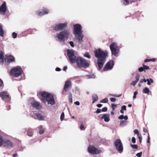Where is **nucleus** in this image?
Masks as SVG:
<instances>
[{
    "label": "nucleus",
    "mask_w": 157,
    "mask_h": 157,
    "mask_svg": "<svg viewBox=\"0 0 157 157\" xmlns=\"http://www.w3.org/2000/svg\"><path fill=\"white\" fill-rule=\"evenodd\" d=\"M95 56L98 58L97 63L99 69H101L106 61L108 56V52L101 49H96L94 51Z\"/></svg>",
    "instance_id": "obj_1"
},
{
    "label": "nucleus",
    "mask_w": 157,
    "mask_h": 157,
    "mask_svg": "<svg viewBox=\"0 0 157 157\" xmlns=\"http://www.w3.org/2000/svg\"><path fill=\"white\" fill-rule=\"evenodd\" d=\"M74 29L73 33L75 35L76 38L77 39L79 43L82 42L84 36L82 34V28L81 25L78 24L73 25Z\"/></svg>",
    "instance_id": "obj_2"
},
{
    "label": "nucleus",
    "mask_w": 157,
    "mask_h": 157,
    "mask_svg": "<svg viewBox=\"0 0 157 157\" xmlns=\"http://www.w3.org/2000/svg\"><path fill=\"white\" fill-rule=\"evenodd\" d=\"M70 34L69 31L68 30H64L57 33L54 36L56 41L60 42H64L67 40Z\"/></svg>",
    "instance_id": "obj_3"
},
{
    "label": "nucleus",
    "mask_w": 157,
    "mask_h": 157,
    "mask_svg": "<svg viewBox=\"0 0 157 157\" xmlns=\"http://www.w3.org/2000/svg\"><path fill=\"white\" fill-rule=\"evenodd\" d=\"M41 95L43 98H42L41 100L44 103L47 101L48 104L53 105L55 104V102L53 95L48 93L44 92H42Z\"/></svg>",
    "instance_id": "obj_4"
},
{
    "label": "nucleus",
    "mask_w": 157,
    "mask_h": 157,
    "mask_svg": "<svg viewBox=\"0 0 157 157\" xmlns=\"http://www.w3.org/2000/svg\"><path fill=\"white\" fill-rule=\"evenodd\" d=\"M67 55L69 60L71 63H73L76 62L77 60L79 57L74 53L72 50H67Z\"/></svg>",
    "instance_id": "obj_5"
},
{
    "label": "nucleus",
    "mask_w": 157,
    "mask_h": 157,
    "mask_svg": "<svg viewBox=\"0 0 157 157\" xmlns=\"http://www.w3.org/2000/svg\"><path fill=\"white\" fill-rule=\"evenodd\" d=\"M76 63L77 67L79 68H86L88 67L89 65L86 60L81 57H78Z\"/></svg>",
    "instance_id": "obj_6"
},
{
    "label": "nucleus",
    "mask_w": 157,
    "mask_h": 157,
    "mask_svg": "<svg viewBox=\"0 0 157 157\" xmlns=\"http://www.w3.org/2000/svg\"><path fill=\"white\" fill-rule=\"evenodd\" d=\"M109 48L112 55L117 56L119 53V49L118 48L117 43L115 42L112 43L110 45Z\"/></svg>",
    "instance_id": "obj_7"
},
{
    "label": "nucleus",
    "mask_w": 157,
    "mask_h": 157,
    "mask_svg": "<svg viewBox=\"0 0 157 157\" xmlns=\"http://www.w3.org/2000/svg\"><path fill=\"white\" fill-rule=\"evenodd\" d=\"M22 72V69L19 67H15L10 71V74L14 77L20 76Z\"/></svg>",
    "instance_id": "obj_8"
},
{
    "label": "nucleus",
    "mask_w": 157,
    "mask_h": 157,
    "mask_svg": "<svg viewBox=\"0 0 157 157\" xmlns=\"http://www.w3.org/2000/svg\"><path fill=\"white\" fill-rule=\"evenodd\" d=\"M88 151L90 154L93 155L98 154L102 152L101 150L98 149L92 145H90L88 147Z\"/></svg>",
    "instance_id": "obj_9"
},
{
    "label": "nucleus",
    "mask_w": 157,
    "mask_h": 157,
    "mask_svg": "<svg viewBox=\"0 0 157 157\" xmlns=\"http://www.w3.org/2000/svg\"><path fill=\"white\" fill-rule=\"evenodd\" d=\"M67 22L63 23H58L53 26V29L56 31H61L65 29L67 26Z\"/></svg>",
    "instance_id": "obj_10"
},
{
    "label": "nucleus",
    "mask_w": 157,
    "mask_h": 157,
    "mask_svg": "<svg viewBox=\"0 0 157 157\" xmlns=\"http://www.w3.org/2000/svg\"><path fill=\"white\" fill-rule=\"evenodd\" d=\"M114 144L118 151L121 153L123 151V147L121 140L118 139L117 140L114 142Z\"/></svg>",
    "instance_id": "obj_11"
},
{
    "label": "nucleus",
    "mask_w": 157,
    "mask_h": 157,
    "mask_svg": "<svg viewBox=\"0 0 157 157\" xmlns=\"http://www.w3.org/2000/svg\"><path fill=\"white\" fill-rule=\"evenodd\" d=\"M33 113V114H32V113H31L32 117L35 119H38L40 121H44V120L45 118L44 115L40 113Z\"/></svg>",
    "instance_id": "obj_12"
},
{
    "label": "nucleus",
    "mask_w": 157,
    "mask_h": 157,
    "mask_svg": "<svg viewBox=\"0 0 157 157\" xmlns=\"http://www.w3.org/2000/svg\"><path fill=\"white\" fill-rule=\"evenodd\" d=\"M114 65L113 61L110 60L108 62L105 66L104 68V71H105L110 70H111Z\"/></svg>",
    "instance_id": "obj_13"
},
{
    "label": "nucleus",
    "mask_w": 157,
    "mask_h": 157,
    "mask_svg": "<svg viewBox=\"0 0 157 157\" xmlns=\"http://www.w3.org/2000/svg\"><path fill=\"white\" fill-rule=\"evenodd\" d=\"M7 11L6 3L4 2L0 6V14L4 15Z\"/></svg>",
    "instance_id": "obj_14"
},
{
    "label": "nucleus",
    "mask_w": 157,
    "mask_h": 157,
    "mask_svg": "<svg viewBox=\"0 0 157 157\" xmlns=\"http://www.w3.org/2000/svg\"><path fill=\"white\" fill-rule=\"evenodd\" d=\"M3 146L5 147L8 148L12 147L13 146V144L9 140L6 139H4Z\"/></svg>",
    "instance_id": "obj_15"
},
{
    "label": "nucleus",
    "mask_w": 157,
    "mask_h": 157,
    "mask_svg": "<svg viewBox=\"0 0 157 157\" xmlns=\"http://www.w3.org/2000/svg\"><path fill=\"white\" fill-rule=\"evenodd\" d=\"M32 106L37 109H40L42 108V107L39 102L35 101H33L31 103Z\"/></svg>",
    "instance_id": "obj_16"
},
{
    "label": "nucleus",
    "mask_w": 157,
    "mask_h": 157,
    "mask_svg": "<svg viewBox=\"0 0 157 157\" xmlns=\"http://www.w3.org/2000/svg\"><path fill=\"white\" fill-rule=\"evenodd\" d=\"M48 12L49 11L48 9L44 8L41 11L40 10L36 11V14L38 16H41L48 14Z\"/></svg>",
    "instance_id": "obj_17"
},
{
    "label": "nucleus",
    "mask_w": 157,
    "mask_h": 157,
    "mask_svg": "<svg viewBox=\"0 0 157 157\" xmlns=\"http://www.w3.org/2000/svg\"><path fill=\"white\" fill-rule=\"evenodd\" d=\"M71 82L69 80L66 81L64 86V90L66 91H67L71 89Z\"/></svg>",
    "instance_id": "obj_18"
},
{
    "label": "nucleus",
    "mask_w": 157,
    "mask_h": 157,
    "mask_svg": "<svg viewBox=\"0 0 157 157\" xmlns=\"http://www.w3.org/2000/svg\"><path fill=\"white\" fill-rule=\"evenodd\" d=\"M0 96L3 100H5L8 99L9 96L7 94V92L5 91H2L0 93Z\"/></svg>",
    "instance_id": "obj_19"
},
{
    "label": "nucleus",
    "mask_w": 157,
    "mask_h": 157,
    "mask_svg": "<svg viewBox=\"0 0 157 157\" xmlns=\"http://www.w3.org/2000/svg\"><path fill=\"white\" fill-rule=\"evenodd\" d=\"M14 57L11 56L6 55L5 58V62L10 63L14 61Z\"/></svg>",
    "instance_id": "obj_20"
},
{
    "label": "nucleus",
    "mask_w": 157,
    "mask_h": 157,
    "mask_svg": "<svg viewBox=\"0 0 157 157\" xmlns=\"http://www.w3.org/2000/svg\"><path fill=\"white\" fill-rule=\"evenodd\" d=\"M101 118L104 119L105 121L106 122H108L109 120V115L108 114H104L101 116Z\"/></svg>",
    "instance_id": "obj_21"
},
{
    "label": "nucleus",
    "mask_w": 157,
    "mask_h": 157,
    "mask_svg": "<svg viewBox=\"0 0 157 157\" xmlns=\"http://www.w3.org/2000/svg\"><path fill=\"white\" fill-rule=\"evenodd\" d=\"M3 53L2 51H1L0 52V63L2 65L3 63Z\"/></svg>",
    "instance_id": "obj_22"
},
{
    "label": "nucleus",
    "mask_w": 157,
    "mask_h": 157,
    "mask_svg": "<svg viewBox=\"0 0 157 157\" xmlns=\"http://www.w3.org/2000/svg\"><path fill=\"white\" fill-rule=\"evenodd\" d=\"M92 98L93 100L92 103H94L98 101V95L97 94H93L92 96Z\"/></svg>",
    "instance_id": "obj_23"
},
{
    "label": "nucleus",
    "mask_w": 157,
    "mask_h": 157,
    "mask_svg": "<svg viewBox=\"0 0 157 157\" xmlns=\"http://www.w3.org/2000/svg\"><path fill=\"white\" fill-rule=\"evenodd\" d=\"M135 0H124L123 4L126 6L134 2Z\"/></svg>",
    "instance_id": "obj_24"
},
{
    "label": "nucleus",
    "mask_w": 157,
    "mask_h": 157,
    "mask_svg": "<svg viewBox=\"0 0 157 157\" xmlns=\"http://www.w3.org/2000/svg\"><path fill=\"white\" fill-rule=\"evenodd\" d=\"M127 121L123 120L121 121H120V126L121 127H123L127 124Z\"/></svg>",
    "instance_id": "obj_25"
},
{
    "label": "nucleus",
    "mask_w": 157,
    "mask_h": 157,
    "mask_svg": "<svg viewBox=\"0 0 157 157\" xmlns=\"http://www.w3.org/2000/svg\"><path fill=\"white\" fill-rule=\"evenodd\" d=\"M38 128L40 130L39 132V133L41 135L43 134L44 132V128L41 126H40Z\"/></svg>",
    "instance_id": "obj_26"
},
{
    "label": "nucleus",
    "mask_w": 157,
    "mask_h": 157,
    "mask_svg": "<svg viewBox=\"0 0 157 157\" xmlns=\"http://www.w3.org/2000/svg\"><path fill=\"white\" fill-rule=\"evenodd\" d=\"M28 135L29 136H31L33 134V130L31 128H29L27 131Z\"/></svg>",
    "instance_id": "obj_27"
},
{
    "label": "nucleus",
    "mask_w": 157,
    "mask_h": 157,
    "mask_svg": "<svg viewBox=\"0 0 157 157\" xmlns=\"http://www.w3.org/2000/svg\"><path fill=\"white\" fill-rule=\"evenodd\" d=\"M149 91V89L147 87L145 88L143 90V92L144 94H148Z\"/></svg>",
    "instance_id": "obj_28"
},
{
    "label": "nucleus",
    "mask_w": 157,
    "mask_h": 157,
    "mask_svg": "<svg viewBox=\"0 0 157 157\" xmlns=\"http://www.w3.org/2000/svg\"><path fill=\"white\" fill-rule=\"evenodd\" d=\"M147 82V84L148 85H151V83H152L154 82V81L152 78H150V79H147L146 80Z\"/></svg>",
    "instance_id": "obj_29"
},
{
    "label": "nucleus",
    "mask_w": 157,
    "mask_h": 157,
    "mask_svg": "<svg viewBox=\"0 0 157 157\" xmlns=\"http://www.w3.org/2000/svg\"><path fill=\"white\" fill-rule=\"evenodd\" d=\"M69 101L70 103H72V97L71 93L69 94Z\"/></svg>",
    "instance_id": "obj_30"
},
{
    "label": "nucleus",
    "mask_w": 157,
    "mask_h": 157,
    "mask_svg": "<svg viewBox=\"0 0 157 157\" xmlns=\"http://www.w3.org/2000/svg\"><path fill=\"white\" fill-rule=\"evenodd\" d=\"M86 76L89 78H95V75L94 74L88 75H86Z\"/></svg>",
    "instance_id": "obj_31"
},
{
    "label": "nucleus",
    "mask_w": 157,
    "mask_h": 157,
    "mask_svg": "<svg viewBox=\"0 0 157 157\" xmlns=\"http://www.w3.org/2000/svg\"><path fill=\"white\" fill-rule=\"evenodd\" d=\"M108 101V99L107 98H105L102 100L100 102L102 103H107Z\"/></svg>",
    "instance_id": "obj_32"
},
{
    "label": "nucleus",
    "mask_w": 157,
    "mask_h": 157,
    "mask_svg": "<svg viewBox=\"0 0 157 157\" xmlns=\"http://www.w3.org/2000/svg\"><path fill=\"white\" fill-rule=\"evenodd\" d=\"M4 140L3 139L2 137L0 136V146L2 145H3Z\"/></svg>",
    "instance_id": "obj_33"
},
{
    "label": "nucleus",
    "mask_w": 157,
    "mask_h": 157,
    "mask_svg": "<svg viewBox=\"0 0 157 157\" xmlns=\"http://www.w3.org/2000/svg\"><path fill=\"white\" fill-rule=\"evenodd\" d=\"M84 56L85 57H86L88 59L90 58V56L89 53L87 52H86L84 53Z\"/></svg>",
    "instance_id": "obj_34"
},
{
    "label": "nucleus",
    "mask_w": 157,
    "mask_h": 157,
    "mask_svg": "<svg viewBox=\"0 0 157 157\" xmlns=\"http://www.w3.org/2000/svg\"><path fill=\"white\" fill-rule=\"evenodd\" d=\"M140 75L138 74H137L136 77H135V79H136V81L138 82L139 79V77H140Z\"/></svg>",
    "instance_id": "obj_35"
},
{
    "label": "nucleus",
    "mask_w": 157,
    "mask_h": 157,
    "mask_svg": "<svg viewBox=\"0 0 157 157\" xmlns=\"http://www.w3.org/2000/svg\"><path fill=\"white\" fill-rule=\"evenodd\" d=\"M64 117V114L63 112L60 116V120L61 121H63Z\"/></svg>",
    "instance_id": "obj_36"
},
{
    "label": "nucleus",
    "mask_w": 157,
    "mask_h": 157,
    "mask_svg": "<svg viewBox=\"0 0 157 157\" xmlns=\"http://www.w3.org/2000/svg\"><path fill=\"white\" fill-rule=\"evenodd\" d=\"M4 31L3 29L0 30V36H4Z\"/></svg>",
    "instance_id": "obj_37"
},
{
    "label": "nucleus",
    "mask_w": 157,
    "mask_h": 157,
    "mask_svg": "<svg viewBox=\"0 0 157 157\" xmlns=\"http://www.w3.org/2000/svg\"><path fill=\"white\" fill-rule=\"evenodd\" d=\"M12 35L13 38H16L17 37V34L15 32H13Z\"/></svg>",
    "instance_id": "obj_38"
},
{
    "label": "nucleus",
    "mask_w": 157,
    "mask_h": 157,
    "mask_svg": "<svg viewBox=\"0 0 157 157\" xmlns=\"http://www.w3.org/2000/svg\"><path fill=\"white\" fill-rule=\"evenodd\" d=\"M113 110H114L117 107V105L112 104H111Z\"/></svg>",
    "instance_id": "obj_39"
},
{
    "label": "nucleus",
    "mask_w": 157,
    "mask_h": 157,
    "mask_svg": "<svg viewBox=\"0 0 157 157\" xmlns=\"http://www.w3.org/2000/svg\"><path fill=\"white\" fill-rule=\"evenodd\" d=\"M131 146L132 148L134 149H136L138 148V146L136 144H131Z\"/></svg>",
    "instance_id": "obj_40"
},
{
    "label": "nucleus",
    "mask_w": 157,
    "mask_h": 157,
    "mask_svg": "<svg viewBox=\"0 0 157 157\" xmlns=\"http://www.w3.org/2000/svg\"><path fill=\"white\" fill-rule=\"evenodd\" d=\"M137 92L136 91L134 93V95L133 97V98L134 99H135L136 98V95L137 94Z\"/></svg>",
    "instance_id": "obj_41"
},
{
    "label": "nucleus",
    "mask_w": 157,
    "mask_h": 157,
    "mask_svg": "<svg viewBox=\"0 0 157 157\" xmlns=\"http://www.w3.org/2000/svg\"><path fill=\"white\" fill-rule=\"evenodd\" d=\"M142 155V152L141 151L140 152L137 153L136 154V156L138 157H141Z\"/></svg>",
    "instance_id": "obj_42"
},
{
    "label": "nucleus",
    "mask_w": 157,
    "mask_h": 157,
    "mask_svg": "<svg viewBox=\"0 0 157 157\" xmlns=\"http://www.w3.org/2000/svg\"><path fill=\"white\" fill-rule=\"evenodd\" d=\"M137 82L136 81H133L131 83V85H133L134 86Z\"/></svg>",
    "instance_id": "obj_43"
},
{
    "label": "nucleus",
    "mask_w": 157,
    "mask_h": 157,
    "mask_svg": "<svg viewBox=\"0 0 157 157\" xmlns=\"http://www.w3.org/2000/svg\"><path fill=\"white\" fill-rule=\"evenodd\" d=\"M110 101L112 102H115L116 101V99L113 98H110Z\"/></svg>",
    "instance_id": "obj_44"
},
{
    "label": "nucleus",
    "mask_w": 157,
    "mask_h": 157,
    "mask_svg": "<svg viewBox=\"0 0 157 157\" xmlns=\"http://www.w3.org/2000/svg\"><path fill=\"white\" fill-rule=\"evenodd\" d=\"M69 44L72 47H73L74 46V43L73 41H70L69 42Z\"/></svg>",
    "instance_id": "obj_45"
},
{
    "label": "nucleus",
    "mask_w": 157,
    "mask_h": 157,
    "mask_svg": "<svg viewBox=\"0 0 157 157\" xmlns=\"http://www.w3.org/2000/svg\"><path fill=\"white\" fill-rule=\"evenodd\" d=\"M138 137L139 140L140 142L141 143L142 141V137L141 135H139L138 136Z\"/></svg>",
    "instance_id": "obj_46"
},
{
    "label": "nucleus",
    "mask_w": 157,
    "mask_h": 157,
    "mask_svg": "<svg viewBox=\"0 0 157 157\" xmlns=\"http://www.w3.org/2000/svg\"><path fill=\"white\" fill-rule=\"evenodd\" d=\"M134 132L136 134H137L138 135H139V131H138V130L137 129H135L134 130Z\"/></svg>",
    "instance_id": "obj_47"
},
{
    "label": "nucleus",
    "mask_w": 157,
    "mask_h": 157,
    "mask_svg": "<svg viewBox=\"0 0 157 157\" xmlns=\"http://www.w3.org/2000/svg\"><path fill=\"white\" fill-rule=\"evenodd\" d=\"M143 68L144 70H147L149 69V67L148 66L144 65H143Z\"/></svg>",
    "instance_id": "obj_48"
},
{
    "label": "nucleus",
    "mask_w": 157,
    "mask_h": 157,
    "mask_svg": "<svg viewBox=\"0 0 157 157\" xmlns=\"http://www.w3.org/2000/svg\"><path fill=\"white\" fill-rule=\"evenodd\" d=\"M107 110V107H105L102 109H101L102 111L103 112H106Z\"/></svg>",
    "instance_id": "obj_49"
},
{
    "label": "nucleus",
    "mask_w": 157,
    "mask_h": 157,
    "mask_svg": "<svg viewBox=\"0 0 157 157\" xmlns=\"http://www.w3.org/2000/svg\"><path fill=\"white\" fill-rule=\"evenodd\" d=\"M109 95L110 96H113V97H119L121 95H117L116 94H109Z\"/></svg>",
    "instance_id": "obj_50"
},
{
    "label": "nucleus",
    "mask_w": 157,
    "mask_h": 157,
    "mask_svg": "<svg viewBox=\"0 0 157 157\" xmlns=\"http://www.w3.org/2000/svg\"><path fill=\"white\" fill-rule=\"evenodd\" d=\"M124 116L123 115H122L118 117V119L120 120H122L124 119Z\"/></svg>",
    "instance_id": "obj_51"
},
{
    "label": "nucleus",
    "mask_w": 157,
    "mask_h": 157,
    "mask_svg": "<svg viewBox=\"0 0 157 157\" xmlns=\"http://www.w3.org/2000/svg\"><path fill=\"white\" fill-rule=\"evenodd\" d=\"M146 82V80L145 79H141L140 81V82L142 83L143 82Z\"/></svg>",
    "instance_id": "obj_52"
},
{
    "label": "nucleus",
    "mask_w": 157,
    "mask_h": 157,
    "mask_svg": "<svg viewBox=\"0 0 157 157\" xmlns=\"http://www.w3.org/2000/svg\"><path fill=\"white\" fill-rule=\"evenodd\" d=\"M132 141L133 143H136V139L134 137H133L132 138Z\"/></svg>",
    "instance_id": "obj_53"
},
{
    "label": "nucleus",
    "mask_w": 157,
    "mask_h": 157,
    "mask_svg": "<svg viewBox=\"0 0 157 157\" xmlns=\"http://www.w3.org/2000/svg\"><path fill=\"white\" fill-rule=\"evenodd\" d=\"M144 70V68H143V67H140L138 69V70H139V71H140V72H142Z\"/></svg>",
    "instance_id": "obj_54"
},
{
    "label": "nucleus",
    "mask_w": 157,
    "mask_h": 157,
    "mask_svg": "<svg viewBox=\"0 0 157 157\" xmlns=\"http://www.w3.org/2000/svg\"><path fill=\"white\" fill-rule=\"evenodd\" d=\"M121 109H122L123 110H126V106L125 105H123L121 107Z\"/></svg>",
    "instance_id": "obj_55"
},
{
    "label": "nucleus",
    "mask_w": 157,
    "mask_h": 157,
    "mask_svg": "<svg viewBox=\"0 0 157 157\" xmlns=\"http://www.w3.org/2000/svg\"><path fill=\"white\" fill-rule=\"evenodd\" d=\"M101 110L100 109H98L96 111V113H100L101 112Z\"/></svg>",
    "instance_id": "obj_56"
},
{
    "label": "nucleus",
    "mask_w": 157,
    "mask_h": 157,
    "mask_svg": "<svg viewBox=\"0 0 157 157\" xmlns=\"http://www.w3.org/2000/svg\"><path fill=\"white\" fill-rule=\"evenodd\" d=\"M84 128V127L83 124H81L80 127V130H82Z\"/></svg>",
    "instance_id": "obj_57"
},
{
    "label": "nucleus",
    "mask_w": 157,
    "mask_h": 157,
    "mask_svg": "<svg viewBox=\"0 0 157 157\" xmlns=\"http://www.w3.org/2000/svg\"><path fill=\"white\" fill-rule=\"evenodd\" d=\"M75 104L77 105H80V103L78 101H76L74 102Z\"/></svg>",
    "instance_id": "obj_58"
},
{
    "label": "nucleus",
    "mask_w": 157,
    "mask_h": 157,
    "mask_svg": "<svg viewBox=\"0 0 157 157\" xmlns=\"http://www.w3.org/2000/svg\"><path fill=\"white\" fill-rule=\"evenodd\" d=\"M61 70V69L57 67L56 69V71H60Z\"/></svg>",
    "instance_id": "obj_59"
},
{
    "label": "nucleus",
    "mask_w": 157,
    "mask_h": 157,
    "mask_svg": "<svg viewBox=\"0 0 157 157\" xmlns=\"http://www.w3.org/2000/svg\"><path fill=\"white\" fill-rule=\"evenodd\" d=\"M3 84V81L1 79H0V87Z\"/></svg>",
    "instance_id": "obj_60"
},
{
    "label": "nucleus",
    "mask_w": 157,
    "mask_h": 157,
    "mask_svg": "<svg viewBox=\"0 0 157 157\" xmlns=\"http://www.w3.org/2000/svg\"><path fill=\"white\" fill-rule=\"evenodd\" d=\"M150 61V59H145L144 60V62L145 63Z\"/></svg>",
    "instance_id": "obj_61"
},
{
    "label": "nucleus",
    "mask_w": 157,
    "mask_h": 157,
    "mask_svg": "<svg viewBox=\"0 0 157 157\" xmlns=\"http://www.w3.org/2000/svg\"><path fill=\"white\" fill-rule=\"evenodd\" d=\"M147 143H150V137L149 135H148V137H147Z\"/></svg>",
    "instance_id": "obj_62"
},
{
    "label": "nucleus",
    "mask_w": 157,
    "mask_h": 157,
    "mask_svg": "<svg viewBox=\"0 0 157 157\" xmlns=\"http://www.w3.org/2000/svg\"><path fill=\"white\" fill-rule=\"evenodd\" d=\"M97 106L99 108H100L102 106V105L101 104H98L97 105Z\"/></svg>",
    "instance_id": "obj_63"
},
{
    "label": "nucleus",
    "mask_w": 157,
    "mask_h": 157,
    "mask_svg": "<svg viewBox=\"0 0 157 157\" xmlns=\"http://www.w3.org/2000/svg\"><path fill=\"white\" fill-rule=\"evenodd\" d=\"M124 119L125 120H127L128 119V117L127 116H124Z\"/></svg>",
    "instance_id": "obj_64"
}]
</instances>
